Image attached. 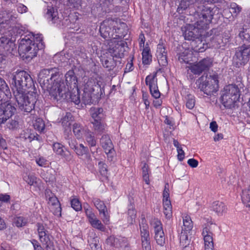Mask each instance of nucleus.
<instances>
[{
  "label": "nucleus",
  "instance_id": "1",
  "mask_svg": "<svg viewBox=\"0 0 250 250\" xmlns=\"http://www.w3.org/2000/svg\"><path fill=\"white\" fill-rule=\"evenodd\" d=\"M196 12L194 14H190L187 17V21L188 20L192 23H187L182 27L185 39L187 40H196L200 37L203 32V30L207 28L208 26L211 23L217 8L214 5H199L196 3Z\"/></svg>",
  "mask_w": 250,
  "mask_h": 250
},
{
  "label": "nucleus",
  "instance_id": "2",
  "mask_svg": "<svg viewBox=\"0 0 250 250\" xmlns=\"http://www.w3.org/2000/svg\"><path fill=\"white\" fill-rule=\"evenodd\" d=\"M41 34H27L21 38L19 45V52L26 59H32L37 56L38 51L44 48Z\"/></svg>",
  "mask_w": 250,
  "mask_h": 250
},
{
  "label": "nucleus",
  "instance_id": "3",
  "mask_svg": "<svg viewBox=\"0 0 250 250\" xmlns=\"http://www.w3.org/2000/svg\"><path fill=\"white\" fill-rule=\"evenodd\" d=\"M65 83L59 81L53 83L50 95L57 101L67 98L70 90L78 91V80L73 70H69L65 75Z\"/></svg>",
  "mask_w": 250,
  "mask_h": 250
},
{
  "label": "nucleus",
  "instance_id": "4",
  "mask_svg": "<svg viewBox=\"0 0 250 250\" xmlns=\"http://www.w3.org/2000/svg\"><path fill=\"white\" fill-rule=\"evenodd\" d=\"M13 95L21 111L29 113L34 109L38 96L34 87L27 92H16V94Z\"/></svg>",
  "mask_w": 250,
  "mask_h": 250
},
{
  "label": "nucleus",
  "instance_id": "5",
  "mask_svg": "<svg viewBox=\"0 0 250 250\" xmlns=\"http://www.w3.org/2000/svg\"><path fill=\"white\" fill-rule=\"evenodd\" d=\"M13 94L26 92L27 88H32L33 81L30 75L24 71H17L11 74Z\"/></svg>",
  "mask_w": 250,
  "mask_h": 250
},
{
  "label": "nucleus",
  "instance_id": "6",
  "mask_svg": "<svg viewBox=\"0 0 250 250\" xmlns=\"http://www.w3.org/2000/svg\"><path fill=\"white\" fill-rule=\"evenodd\" d=\"M126 27L125 23L121 22L117 19H107L103 21L100 27V32L104 39H110L113 37V31L119 34H123L121 31Z\"/></svg>",
  "mask_w": 250,
  "mask_h": 250
},
{
  "label": "nucleus",
  "instance_id": "7",
  "mask_svg": "<svg viewBox=\"0 0 250 250\" xmlns=\"http://www.w3.org/2000/svg\"><path fill=\"white\" fill-rule=\"evenodd\" d=\"M199 88L207 95H211L217 92L219 88L218 75L204 76L197 81Z\"/></svg>",
  "mask_w": 250,
  "mask_h": 250
},
{
  "label": "nucleus",
  "instance_id": "8",
  "mask_svg": "<svg viewBox=\"0 0 250 250\" xmlns=\"http://www.w3.org/2000/svg\"><path fill=\"white\" fill-rule=\"evenodd\" d=\"M240 97V90L235 84H229L224 88L221 96V103L228 108L233 106L234 104L238 101Z\"/></svg>",
  "mask_w": 250,
  "mask_h": 250
},
{
  "label": "nucleus",
  "instance_id": "9",
  "mask_svg": "<svg viewBox=\"0 0 250 250\" xmlns=\"http://www.w3.org/2000/svg\"><path fill=\"white\" fill-rule=\"evenodd\" d=\"M59 72L57 68L44 69L41 70L38 75V80L40 84L44 88L49 90L50 94L51 87L53 83L59 77Z\"/></svg>",
  "mask_w": 250,
  "mask_h": 250
},
{
  "label": "nucleus",
  "instance_id": "10",
  "mask_svg": "<svg viewBox=\"0 0 250 250\" xmlns=\"http://www.w3.org/2000/svg\"><path fill=\"white\" fill-rule=\"evenodd\" d=\"M18 15L13 10H3L0 12V33H6L18 22Z\"/></svg>",
  "mask_w": 250,
  "mask_h": 250
},
{
  "label": "nucleus",
  "instance_id": "11",
  "mask_svg": "<svg viewBox=\"0 0 250 250\" xmlns=\"http://www.w3.org/2000/svg\"><path fill=\"white\" fill-rule=\"evenodd\" d=\"M250 44H244L238 47L233 57V64L239 68L244 66L250 60Z\"/></svg>",
  "mask_w": 250,
  "mask_h": 250
},
{
  "label": "nucleus",
  "instance_id": "12",
  "mask_svg": "<svg viewBox=\"0 0 250 250\" xmlns=\"http://www.w3.org/2000/svg\"><path fill=\"white\" fill-rule=\"evenodd\" d=\"M213 60L211 58H205L199 62L191 63L188 66L189 69L195 75H200L203 71L208 70L212 66Z\"/></svg>",
  "mask_w": 250,
  "mask_h": 250
},
{
  "label": "nucleus",
  "instance_id": "13",
  "mask_svg": "<svg viewBox=\"0 0 250 250\" xmlns=\"http://www.w3.org/2000/svg\"><path fill=\"white\" fill-rule=\"evenodd\" d=\"M154 229V239L157 244L163 247L166 242V236L164 232L162 224L160 220L155 219L151 223Z\"/></svg>",
  "mask_w": 250,
  "mask_h": 250
},
{
  "label": "nucleus",
  "instance_id": "14",
  "mask_svg": "<svg viewBox=\"0 0 250 250\" xmlns=\"http://www.w3.org/2000/svg\"><path fill=\"white\" fill-rule=\"evenodd\" d=\"M16 110L15 107L10 102V100H8V102L1 104L0 105V125L9 119L14 115Z\"/></svg>",
  "mask_w": 250,
  "mask_h": 250
},
{
  "label": "nucleus",
  "instance_id": "15",
  "mask_svg": "<svg viewBox=\"0 0 250 250\" xmlns=\"http://www.w3.org/2000/svg\"><path fill=\"white\" fill-rule=\"evenodd\" d=\"M45 196L52 213L59 217L61 216L62 208L58 198L50 190H46Z\"/></svg>",
  "mask_w": 250,
  "mask_h": 250
},
{
  "label": "nucleus",
  "instance_id": "16",
  "mask_svg": "<svg viewBox=\"0 0 250 250\" xmlns=\"http://www.w3.org/2000/svg\"><path fill=\"white\" fill-rule=\"evenodd\" d=\"M163 208L164 213L167 219H170L172 216V205L169 199L168 184H166L163 191Z\"/></svg>",
  "mask_w": 250,
  "mask_h": 250
},
{
  "label": "nucleus",
  "instance_id": "17",
  "mask_svg": "<svg viewBox=\"0 0 250 250\" xmlns=\"http://www.w3.org/2000/svg\"><path fill=\"white\" fill-rule=\"evenodd\" d=\"M85 214L89 224L93 228L103 232L105 231L106 229L105 226L97 218L92 209L85 208Z\"/></svg>",
  "mask_w": 250,
  "mask_h": 250
},
{
  "label": "nucleus",
  "instance_id": "18",
  "mask_svg": "<svg viewBox=\"0 0 250 250\" xmlns=\"http://www.w3.org/2000/svg\"><path fill=\"white\" fill-rule=\"evenodd\" d=\"M196 3H198L199 5H209L208 4H205L203 2V0H196L195 2L193 4H190L189 1L186 0H183L181 1L178 8L177 12L179 13H183L184 10H187V9L189 10V14H194L197 10V6H195Z\"/></svg>",
  "mask_w": 250,
  "mask_h": 250
},
{
  "label": "nucleus",
  "instance_id": "19",
  "mask_svg": "<svg viewBox=\"0 0 250 250\" xmlns=\"http://www.w3.org/2000/svg\"><path fill=\"white\" fill-rule=\"evenodd\" d=\"M211 226V224H208L203 230L202 235L204 240L205 250H213L214 246Z\"/></svg>",
  "mask_w": 250,
  "mask_h": 250
},
{
  "label": "nucleus",
  "instance_id": "20",
  "mask_svg": "<svg viewBox=\"0 0 250 250\" xmlns=\"http://www.w3.org/2000/svg\"><path fill=\"white\" fill-rule=\"evenodd\" d=\"M83 91L86 92L93 93L96 90H98L100 87L96 80L92 78H88L84 76L83 78Z\"/></svg>",
  "mask_w": 250,
  "mask_h": 250
},
{
  "label": "nucleus",
  "instance_id": "21",
  "mask_svg": "<svg viewBox=\"0 0 250 250\" xmlns=\"http://www.w3.org/2000/svg\"><path fill=\"white\" fill-rule=\"evenodd\" d=\"M14 43L8 38L1 37L0 38V52L5 54L12 53Z\"/></svg>",
  "mask_w": 250,
  "mask_h": 250
},
{
  "label": "nucleus",
  "instance_id": "22",
  "mask_svg": "<svg viewBox=\"0 0 250 250\" xmlns=\"http://www.w3.org/2000/svg\"><path fill=\"white\" fill-rule=\"evenodd\" d=\"M156 55L158 62L162 66H166L167 64V52L162 44H158L157 48Z\"/></svg>",
  "mask_w": 250,
  "mask_h": 250
},
{
  "label": "nucleus",
  "instance_id": "23",
  "mask_svg": "<svg viewBox=\"0 0 250 250\" xmlns=\"http://www.w3.org/2000/svg\"><path fill=\"white\" fill-rule=\"evenodd\" d=\"M45 17L49 21H51L54 23H57L59 21L57 9L52 6H47Z\"/></svg>",
  "mask_w": 250,
  "mask_h": 250
},
{
  "label": "nucleus",
  "instance_id": "24",
  "mask_svg": "<svg viewBox=\"0 0 250 250\" xmlns=\"http://www.w3.org/2000/svg\"><path fill=\"white\" fill-rule=\"evenodd\" d=\"M88 129L79 123H75L73 125V132L77 139H83Z\"/></svg>",
  "mask_w": 250,
  "mask_h": 250
},
{
  "label": "nucleus",
  "instance_id": "25",
  "mask_svg": "<svg viewBox=\"0 0 250 250\" xmlns=\"http://www.w3.org/2000/svg\"><path fill=\"white\" fill-rule=\"evenodd\" d=\"M100 144L106 153H111L113 149V145L108 135L104 134L102 136L100 139Z\"/></svg>",
  "mask_w": 250,
  "mask_h": 250
},
{
  "label": "nucleus",
  "instance_id": "26",
  "mask_svg": "<svg viewBox=\"0 0 250 250\" xmlns=\"http://www.w3.org/2000/svg\"><path fill=\"white\" fill-rule=\"evenodd\" d=\"M73 120V116L69 112H67L65 115L62 119V125L65 133H69L70 132V125Z\"/></svg>",
  "mask_w": 250,
  "mask_h": 250
},
{
  "label": "nucleus",
  "instance_id": "27",
  "mask_svg": "<svg viewBox=\"0 0 250 250\" xmlns=\"http://www.w3.org/2000/svg\"><path fill=\"white\" fill-rule=\"evenodd\" d=\"M89 113L93 121L102 120L105 117L104 110L101 107H91L89 110Z\"/></svg>",
  "mask_w": 250,
  "mask_h": 250
},
{
  "label": "nucleus",
  "instance_id": "28",
  "mask_svg": "<svg viewBox=\"0 0 250 250\" xmlns=\"http://www.w3.org/2000/svg\"><path fill=\"white\" fill-rule=\"evenodd\" d=\"M108 241L116 247H126L128 244L127 239L120 236L119 237H116L113 236H110L108 239Z\"/></svg>",
  "mask_w": 250,
  "mask_h": 250
},
{
  "label": "nucleus",
  "instance_id": "29",
  "mask_svg": "<svg viewBox=\"0 0 250 250\" xmlns=\"http://www.w3.org/2000/svg\"><path fill=\"white\" fill-rule=\"evenodd\" d=\"M208 47V44L203 42L199 37L192 42V48L194 52H203Z\"/></svg>",
  "mask_w": 250,
  "mask_h": 250
},
{
  "label": "nucleus",
  "instance_id": "30",
  "mask_svg": "<svg viewBox=\"0 0 250 250\" xmlns=\"http://www.w3.org/2000/svg\"><path fill=\"white\" fill-rule=\"evenodd\" d=\"M212 209L219 215H222L227 212V208L225 205L222 202L214 201L211 205Z\"/></svg>",
  "mask_w": 250,
  "mask_h": 250
},
{
  "label": "nucleus",
  "instance_id": "31",
  "mask_svg": "<svg viewBox=\"0 0 250 250\" xmlns=\"http://www.w3.org/2000/svg\"><path fill=\"white\" fill-rule=\"evenodd\" d=\"M94 131L98 134H101L106 131L107 125L102 122V120L95 121L91 122Z\"/></svg>",
  "mask_w": 250,
  "mask_h": 250
},
{
  "label": "nucleus",
  "instance_id": "32",
  "mask_svg": "<svg viewBox=\"0 0 250 250\" xmlns=\"http://www.w3.org/2000/svg\"><path fill=\"white\" fill-rule=\"evenodd\" d=\"M142 60L144 64H148L152 61V56L150 53V48L148 46L144 47L142 50Z\"/></svg>",
  "mask_w": 250,
  "mask_h": 250
},
{
  "label": "nucleus",
  "instance_id": "33",
  "mask_svg": "<svg viewBox=\"0 0 250 250\" xmlns=\"http://www.w3.org/2000/svg\"><path fill=\"white\" fill-rule=\"evenodd\" d=\"M83 137H84L85 140L90 146H96L97 144L96 140L95 138L93 132L89 128L87 130Z\"/></svg>",
  "mask_w": 250,
  "mask_h": 250
},
{
  "label": "nucleus",
  "instance_id": "34",
  "mask_svg": "<svg viewBox=\"0 0 250 250\" xmlns=\"http://www.w3.org/2000/svg\"><path fill=\"white\" fill-rule=\"evenodd\" d=\"M241 197L243 203L247 207L250 208V185L243 190Z\"/></svg>",
  "mask_w": 250,
  "mask_h": 250
},
{
  "label": "nucleus",
  "instance_id": "35",
  "mask_svg": "<svg viewBox=\"0 0 250 250\" xmlns=\"http://www.w3.org/2000/svg\"><path fill=\"white\" fill-rule=\"evenodd\" d=\"M71 100L72 102L76 104H78L81 102L80 97L79 95V89L78 88V91L75 92L74 90H71L68 93V95L66 98L63 99H67L68 98Z\"/></svg>",
  "mask_w": 250,
  "mask_h": 250
},
{
  "label": "nucleus",
  "instance_id": "36",
  "mask_svg": "<svg viewBox=\"0 0 250 250\" xmlns=\"http://www.w3.org/2000/svg\"><path fill=\"white\" fill-rule=\"evenodd\" d=\"M146 83L149 89L158 86L156 74L148 75L146 78Z\"/></svg>",
  "mask_w": 250,
  "mask_h": 250
},
{
  "label": "nucleus",
  "instance_id": "37",
  "mask_svg": "<svg viewBox=\"0 0 250 250\" xmlns=\"http://www.w3.org/2000/svg\"><path fill=\"white\" fill-rule=\"evenodd\" d=\"M183 227H182V231H187L189 232L191 230L193 227L192 221L188 216H186L183 218Z\"/></svg>",
  "mask_w": 250,
  "mask_h": 250
},
{
  "label": "nucleus",
  "instance_id": "38",
  "mask_svg": "<svg viewBox=\"0 0 250 250\" xmlns=\"http://www.w3.org/2000/svg\"><path fill=\"white\" fill-rule=\"evenodd\" d=\"M76 154L79 156H83L84 155H86L88 157L87 154H88V148L86 146H84L82 144L78 145L74 150Z\"/></svg>",
  "mask_w": 250,
  "mask_h": 250
},
{
  "label": "nucleus",
  "instance_id": "39",
  "mask_svg": "<svg viewBox=\"0 0 250 250\" xmlns=\"http://www.w3.org/2000/svg\"><path fill=\"white\" fill-rule=\"evenodd\" d=\"M190 240L188 238V232L182 231L180 235V244L183 248H186L189 244Z\"/></svg>",
  "mask_w": 250,
  "mask_h": 250
},
{
  "label": "nucleus",
  "instance_id": "40",
  "mask_svg": "<svg viewBox=\"0 0 250 250\" xmlns=\"http://www.w3.org/2000/svg\"><path fill=\"white\" fill-rule=\"evenodd\" d=\"M141 240H149V233L147 225H140Z\"/></svg>",
  "mask_w": 250,
  "mask_h": 250
},
{
  "label": "nucleus",
  "instance_id": "41",
  "mask_svg": "<svg viewBox=\"0 0 250 250\" xmlns=\"http://www.w3.org/2000/svg\"><path fill=\"white\" fill-rule=\"evenodd\" d=\"M20 137L25 140H28L30 142L34 140L35 138H37L36 136L34 134L31 133V130L28 129L23 130L21 133Z\"/></svg>",
  "mask_w": 250,
  "mask_h": 250
},
{
  "label": "nucleus",
  "instance_id": "42",
  "mask_svg": "<svg viewBox=\"0 0 250 250\" xmlns=\"http://www.w3.org/2000/svg\"><path fill=\"white\" fill-rule=\"evenodd\" d=\"M34 128L40 132H43L45 128V124L42 118H39L36 119L34 124Z\"/></svg>",
  "mask_w": 250,
  "mask_h": 250
},
{
  "label": "nucleus",
  "instance_id": "43",
  "mask_svg": "<svg viewBox=\"0 0 250 250\" xmlns=\"http://www.w3.org/2000/svg\"><path fill=\"white\" fill-rule=\"evenodd\" d=\"M186 105L188 109H192L195 105L194 97L191 94H188L185 97Z\"/></svg>",
  "mask_w": 250,
  "mask_h": 250
},
{
  "label": "nucleus",
  "instance_id": "44",
  "mask_svg": "<svg viewBox=\"0 0 250 250\" xmlns=\"http://www.w3.org/2000/svg\"><path fill=\"white\" fill-rule=\"evenodd\" d=\"M212 44L215 48H220L224 46L225 43L223 42V38L221 35H217L214 37L211 41Z\"/></svg>",
  "mask_w": 250,
  "mask_h": 250
},
{
  "label": "nucleus",
  "instance_id": "45",
  "mask_svg": "<svg viewBox=\"0 0 250 250\" xmlns=\"http://www.w3.org/2000/svg\"><path fill=\"white\" fill-rule=\"evenodd\" d=\"M190 55L188 49H185V50L180 53L178 56V60L181 63H188L189 61V57L188 55Z\"/></svg>",
  "mask_w": 250,
  "mask_h": 250
},
{
  "label": "nucleus",
  "instance_id": "46",
  "mask_svg": "<svg viewBox=\"0 0 250 250\" xmlns=\"http://www.w3.org/2000/svg\"><path fill=\"white\" fill-rule=\"evenodd\" d=\"M92 202L99 212L107 208L104 202L99 198H93Z\"/></svg>",
  "mask_w": 250,
  "mask_h": 250
},
{
  "label": "nucleus",
  "instance_id": "47",
  "mask_svg": "<svg viewBox=\"0 0 250 250\" xmlns=\"http://www.w3.org/2000/svg\"><path fill=\"white\" fill-rule=\"evenodd\" d=\"M142 173L144 181L147 185H148L149 184V171L148 166L146 163L144 164V166L142 167Z\"/></svg>",
  "mask_w": 250,
  "mask_h": 250
},
{
  "label": "nucleus",
  "instance_id": "48",
  "mask_svg": "<svg viewBox=\"0 0 250 250\" xmlns=\"http://www.w3.org/2000/svg\"><path fill=\"white\" fill-rule=\"evenodd\" d=\"M6 93L8 96H11L9 88L5 82V81L1 78H0V92Z\"/></svg>",
  "mask_w": 250,
  "mask_h": 250
},
{
  "label": "nucleus",
  "instance_id": "49",
  "mask_svg": "<svg viewBox=\"0 0 250 250\" xmlns=\"http://www.w3.org/2000/svg\"><path fill=\"white\" fill-rule=\"evenodd\" d=\"M14 223L17 227H21L26 225L27 219L22 216L16 217L14 218Z\"/></svg>",
  "mask_w": 250,
  "mask_h": 250
},
{
  "label": "nucleus",
  "instance_id": "50",
  "mask_svg": "<svg viewBox=\"0 0 250 250\" xmlns=\"http://www.w3.org/2000/svg\"><path fill=\"white\" fill-rule=\"evenodd\" d=\"M93 93L92 92H86L83 91L82 101L84 104H88L91 103Z\"/></svg>",
  "mask_w": 250,
  "mask_h": 250
},
{
  "label": "nucleus",
  "instance_id": "51",
  "mask_svg": "<svg viewBox=\"0 0 250 250\" xmlns=\"http://www.w3.org/2000/svg\"><path fill=\"white\" fill-rule=\"evenodd\" d=\"M100 215H102V220L105 225H108L110 222V215L108 212L107 208L99 212Z\"/></svg>",
  "mask_w": 250,
  "mask_h": 250
},
{
  "label": "nucleus",
  "instance_id": "52",
  "mask_svg": "<svg viewBox=\"0 0 250 250\" xmlns=\"http://www.w3.org/2000/svg\"><path fill=\"white\" fill-rule=\"evenodd\" d=\"M239 35L242 40H250V28L247 29L243 27L240 31Z\"/></svg>",
  "mask_w": 250,
  "mask_h": 250
},
{
  "label": "nucleus",
  "instance_id": "53",
  "mask_svg": "<svg viewBox=\"0 0 250 250\" xmlns=\"http://www.w3.org/2000/svg\"><path fill=\"white\" fill-rule=\"evenodd\" d=\"M53 151L57 155H61V154H62L63 151L64 150L63 149V146L59 143H55L53 145Z\"/></svg>",
  "mask_w": 250,
  "mask_h": 250
},
{
  "label": "nucleus",
  "instance_id": "54",
  "mask_svg": "<svg viewBox=\"0 0 250 250\" xmlns=\"http://www.w3.org/2000/svg\"><path fill=\"white\" fill-rule=\"evenodd\" d=\"M230 12L236 16L241 11L242 8L236 3H232L230 5Z\"/></svg>",
  "mask_w": 250,
  "mask_h": 250
},
{
  "label": "nucleus",
  "instance_id": "55",
  "mask_svg": "<svg viewBox=\"0 0 250 250\" xmlns=\"http://www.w3.org/2000/svg\"><path fill=\"white\" fill-rule=\"evenodd\" d=\"M103 65L109 70L112 69L114 67V62L113 59L110 60L104 59L103 60Z\"/></svg>",
  "mask_w": 250,
  "mask_h": 250
},
{
  "label": "nucleus",
  "instance_id": "56",
  "mask_svg": "<svg viewBox=\"0 0 250 250\" xmlns=\"http://www.w3.org/2000/svg\"><path fill=\"white\" fill-rule=\"evenodd\" d=\"M72 208L76 211H79L82 209V205L79 200L77 198H73L71 200Z\"/></svg>",
  "mask_w": 250,
  "mask_h": 250
},
{
  "label": "nucleus",
  "instance_id": "57",
  "mask_svg": "<svg viewBox=\"0 0 250 250\" xmlns=\"http://www.w3.org/2000/svg\"><path fill=\"white\" fill-rule=\"evenodd\" d=\"M25 180L28 184L32 186L37 184L38 179L34 175H28L27 177H25Z\"/></svg>",
  "mask_w": 250,
  "mask_h": 250
},
{
  "label": "nucleus",
  "instance_id": "58",
  "mask_svg": "<svg viewBox=\"0 0 250 250\" xmlns=\"http://www.w3.org/2000/svg\"><path fill=\"white\" fill-rule=\"evenodd\" d=\"M8 122L6 124V126L10 129H14L16 128L18 126V122L15 119H12L9 118L8 120Z\"/></svg>",
  "mask_w": 250,
  "mask_h": 250
},
{
  "label": "nucleus",
  "instance_id": "59",
  "mask_svg": "<svg viewBox=\"0 0 250 250\" xmlns=\"http://www.w3.org/2000/svg\"><path fill=\"white\" fill-rule=\"evenodd\" d=\"M11 96H8L6 93L0 92V105L3 104V103L8 102V100H10Z\"/></svg>",
  "mask_w": 250,
  "mask_h": 250
},
{
  "label": "nucleus",
  "instance_id": "60",
  "mask_svg": "<svg viewBox=\"0 0 250 250\" xmlns=\"http://www.w3.org/2000/svg\"><path fill=\"white\" fill-rule=\"evenodd\" d=\"M61 156L68 162L71 161L73 157V156L71 152L67 150H64Z\"/></svg>",
  "mask_w": 250,
  "mask_h": 250
},
{
  "label": "nucleus",
  "instance_id": "61",
  "mask_svg": "<svg viewBox=\"0 0 250 250\" xmlns=\"http://www.w3.org/2000/svg\"><path fill=\"white\" fill-rule=\"evenodd\" d=\"M37 164L40 167H46L48 165L47 161L43 157H40L36 160Z\"/></svg>",
  "mask_w": 250,
  "mask_h": 250
},
{
  "label": "nucleus",
  "instance_id": "62",
  "mask_svg": "<svg viewBox=\"0 0 250 250\" xmlns=\"http://www.w3.org/2000/svg\"><path fill=\"white\" fill-rule=\"evenodd\" d=\"M123 47V45H122V43L117 44H116L114 47L113 48V55L115 57H121L122 55L119 52H117V50H119L120 49H122Z\"/></svg>",
  "mask_w": 250,
  "mask_h": 250
},
{
  "label": "nucleus",
  "instance_id": "63",
  "mask_svg": "<svg viewBox=\"0 0 250 250\" xmlns=\"http://www.w3.org/2000/svg\"><path fill=\"white\" fill-rule=\"evenodd\" d=\"M149 90L151 95L155 99H157L160 97V92L158 90V86L150 88Z\"/></svg>",
  "mask_w": 250,
  "mask_h": 250
},
{
  "label": "nucleus",
  "instance_id": "64",
  "mask_svg": "<svg viewBox=\"0 0 250 250\" xmlns=\"http://www.w3.org/2000/svg\"><path fill=\"white\" fill-rule=\"evenodd\" d=\"M142 245L143 250H151L150 240L142 241Z\"/></svg>",
  "mask_w": 250,
  "mask_h": 250
}]
</instances>
